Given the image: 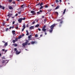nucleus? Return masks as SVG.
I'll return each mask as SVG.
<instances>
[{
	"label": "nucleus",
	"mask_w": 75,
	"mask_h": 75,
	"mask_svg": "<svg viewBox=\"0 0 75 75\" xmlns=\"http://www.w3.org/2000/svg\"><path fill=\"white\" fill-rule=\"evenodd\" d=\"M57 24H53L50 26V29L49 30L50 33H52V31H53V29H54V27L56 26V25H57Z\"/></svg>",
	"instance_id": "1"
},
{
	"label": "nucleus",
	"mask_w": 75,
	"mask_h": 75,
	"mask_svg": "<svg viewBox=\"0 0 75 75\" xmlns=\"http://www.w3.org/2000/svg\"><path fill=\"white\" fill-rule=\"evenodd\" d=\"M29 42V41L28 40H26V42L25 43H23L22 44V45L23 46V47H25V45H27L28 44V43Z\"/></svg>",
	"instance_id": "2"
},
{
	"label": "nucleus",
	"mask_w": 75,
	"mask_h": 75,
	"mask_svg": "<svg viewBox=\"0 0 75 75\" xmlns=\"http://www.w3.org/2000/svg\"><path fill=\"white\" fill-rule=\"evenodd\" d=\"M63 19H64V18H62V19H57V21H58L59 22V21H60V23L61 24H62V23H63V21H62V20H63Z\"/></svg>",
	"instance_id": "3"
},
{
	"label": "nucleus",
	"mask_w": 75,
	"mask_h": 75,
	"mask_svg": "<svg viewBox=\"0 0 75 75\" xmlns=\"http://www.w3.org/2000/svg\"><path fill=\"white\" fill-rule=\"evenodd\" d=\"M22 20H23V18H20L18 20V21H19L20 23H21Z\"/></svg>",
	"instance_id": "4"
},
{
	"label": "nucleus",
	"mask_w": 75,
	"mask_h": 75,
	"mask_svg": "<svg viewBox=\"0 0 75 75\" xmlns=\"http://www.w3.org/2000/svg\"><path fill=\"white\" fill-rule=\"evenodd\" d=\"M42 30L44 32V33H45L46 32V29L45 28H42Z\"/></svg>",
	"instance_id": "5"
},
{
	"label": "nucleus",
	"mask_w": 75,
	"mask_h": 75,
	"mask_svg": "<svg viewBox=\"0 0 75 75\" xmlns=\"http://www.w3.org/2000/svg\"><path fill=\"white\" fill-rule=\"evenodd\" d=\"M20 53H21V51L18 52V50H16V54H20Z\"/></svg>",
	"instance_id": "6"
},
{
	"label": "nucleus",
	"mask_w": 75,
	"mask_h": 75,
	"mask_svg": "<svg viewBox=\"0 0 75 75\" xmlns=\"http://www.w3.org/2000/svg\"><path fill=\"white\" fill-rule=\"evenodd\" d=\"M0 8H2V9H3V10H4V8H5V7H4V6H1V5L0 4Z\"/></svg>",
	"instance_id": "7"
},
{
	"label": "nucleus",
	"mask_w": 75,
	"mask_h": 75,
	"mask_svg": "<svg viewBox=\"0 0 75 75\" xmlns=\"http://www.w3.org/2000/svg\"><path fill=\"white\" fill-rule=\"evenodd\" d=\"M30 13H32L33 15H35V11H31Z\"/></svg>",
	"instance_id": "8"
},
{
	"label": "nucleus",
	"mask_w": 75,
	"mask_h": 75,
	"mask_svg": "<svg viewBox=\"0 0 75 75\" xmlns=\"http://www.w3.org/2000/svg\"><path fill=\"white\" fill-rule=\"evenodd\" d=\"M12 32V33L13 34V35L16 34V33H16V31L15 30H13Z\"/></svg>",
	"instance_id": "9"
},
{
	"label": "nucleus",
	"mask_w": 75,
	"mask_h": 75,
	"mask_svg": "<svg viewBox=\"0 0 75 75\" xmlns=\"http://www.w3.org/2000/svg\"><path fill=\"white\" fill-rule=\"evenodd\" d=\"M12 45L14 46V47H17L18 45H17V44H13Z\"/></svg>",
	"instance_id": "10"
},
{
	"label": "nucleus",
	"mask_w": 75,
	"mask_h": 75,
	"mask_svg": "<svg viewBox=\"0 0 75 75\" xmlns=\"http://www.w3.org/2000/svg\"><path fill=\"white\" fill-rule=\"evenodd\" d=\"M32 44H35V43H37V42L36 41H32L31 42Z\"/></svg>",
	"instance_id": "11"
},
{
	"label": "nucleus",
	"mask_w": 75,
	"mask_h": 75,
	"mask_svg": "<svg viewBox=\"0 0 75 75\" xmlns=\"http://www.w3.org/2000/svg\"><path fill=\"white\" fill-rule=\"evenodd\" d=\"M32 29H34V26H30V29L32 30Z\"/></svg>",
	"instance_id": "12"
},
{
	"label": "nucleus",
	"mask_w": 75,
	"mask_h": 75,
	"mask_svg": "<svg viewBox=\"0 0 75 75\" xmlns=\"http://www.w3.org/2000/svg\"><path fill=\"white\" fill-rule=\"evenodd\" d=\"M26 32L27 33V34H26V35H28V34H29V33H28V30H26Z\"/></svg>",
	"instance_id": "13"
},
{
	"label": "nucleus",
	"mask_w": 75,
	"mask_h": 75,
	"mask_svg": "<svg viewBox=\"0 0 75 75\" xmlns=\"http://www.w3.org/2000/svg\"><path fill=\"white\" fill-rule=\"evenodd\" d=\"M6 62V61L5 60H2V64H4Z\"/></svg>",
	"instance_id": "14"
},
{
	"label": "nucleus",
	"mask_w": 75,
	"mask_h": 75,
	"mask_svg": "<svg viewBox=\"0 0 75 75\" xmlns=\"http://www.w3.org/2000/svg\"><path fill=\"white\" fill-rule=\"evenodd\" d=\"M39 26H40V25H39V24H37V25H35V27H39Z\"/></svg>",
	"instance_id": "15"
},
{
	"label": "nucleus",
	"mask_w": 75,
	"mask_h": 75,
	"mask_svg": "<svg viewBox=\"0 0 75 75\" xmlns=\"http://www.w3.org/2000/svg\"><path fill=\"white\" fill-rule=\"evenodd\" d=\"M13 7L11 6H10L9 7V9H10V10H11L12 9H13Z\"/></svg>",
	"instance_id": "16"
},
{
	"label": "nucleus",
	"mask_w": 75,
	"mask_h": 75,
	"mask_svg": "<svg viewBox=\"0 0 75 75\" xmlns=\"http://www.w3.org/2000/svg\"><path fill=\"white\" fill-rule=\"evenodd\" d=\"M66 12V9H65L63 12V14H64Z\"/></svg>",
	"instance_id": "17"
},
{
	"label": "nucleus",
	"mask_w": 75,
	"mask_h": 75,
	"mask_svg": "<svg viewBox=\"0 0 75 75\" xmlns=\"http://www.w3.org/2000/svg\"><path fill=\"white\" fill-rule=\"evenodd\" d=\"M59 8V6H58L55 8V10H57L58 8Z\"/></svg>",
	"instance_id": "18"
},
{
	"label": "nucleus",
	"mask_w": 75,
	"mask_h": 75,
	"mask_svg": "<svg viewBox=\"0 0 75 75\" xmlns=\"http://www.w3.org/2000/svg\"><path fill=\"white\" fill-rule=\"evenodd\" d=\"M54 14H57V16L58 15V13L57 12H54Z\"/></svg>",
	"instance_id": "19"
},
{
	"label": "nucleus",
	"mask_w": 75,
	"mask_h": 75,
	"mask_svg": "<svg viewBox=\"0 0 75 75\" xmlns=\"http://www.w3.org/2000/svg\"><path fill=\"white\" fill-rule=\"evenodd\" d=\"M32 37V35H30L29 36H28V38H31V37Z\"/></svg>",
	"instance_id": "20"
},
{
	"label": "nucleus",
	"mask_w": 75,
	"mask_h": 75,
	"mask_svg": "<svg viewBox=\"0 0 75 75\" xmlns=\"http://www.w3.org/2000/svg\"><path fill=\"white\" fill-rule=\"evenodd\" d=\"M23 28H25V24H23Z\"/></svg>",
	"instance_id": "21"
},
{
	"label": "nucleus",
	"mask_w": 75,
	"mask_h": 75,
	"mask_svg": "<svg viewBox=\"0 0 75 75\" xmlns=\"http://www.w3.org/2000/svg\"><path fill=\"white\" fill-rule=\"evenodd\" d=\"M22 38V36L21 35H20L18 38V39H20V38Z\"/></svg>",
	"instance_id": "22"
},
{
	"label": "nucleus",
	"mask_w": 75,
	"mask_h": 75,
	"mask_svg": "<svg viewBox=\"0 0 75 75\" xmlns=\"http://www.w3.org/2000/svg\"><path fill=\"white\" fill-rule=\"evenodd\" d=\"M8 44V43H7V42H6L5 43V44H4V45H5V46L6 47V46H7V45Z\"/></svg>",
	"instance_id": "23"
},
{
	"label": "nucleus",
	"mask_w": 75,
	"mask_h": 75,
	"mask_svg": "<svg viewBox=\"0 0 75 75\" xmlns=\"http://www.w3.org/2000/svg\"><path fill=\"white\" fill-rule=\"evenodd\" d=\"M44 5V4H43L42 2L40 4V6H42V5Z\"/></svg>",
	"instance_id": "24"
},
{
	"label": "nucleus",
	"mask_w": 75,
	"mask_h": 75,
	"mask_svg": "<svg viewBox=\"0 0 75 75\" xmlns=\"http://www.w3.org/2000/svg\"><path fill=\"white\" fill-rule=\"evenodd\" d=\"M37 14H38H38H41V13H40V11L38 12H37Z\"/></svg>",
	"instance_id": "25"
},
{
	"label": "nucleus",
	"mask_w": 75,
	"mask_h": 75,
	"mask_svg": "<svg viewBox=\"0 0 75 75\" xmlns=\"http://www.w3.org/2000/svg\"><path fill=\"white\" fill-rule=\"evenodd\" d=\"M56 3H59V1L58 0H56Z\"/></svg>",
	"instance_id": "26"
},
{
	"label": "nucleus",
	"mask_w": 75,
	"mask_h": 75,
	"mask_svg": "<svg viewBox=\"0 0 75 75\" xmlns=\"http://www.w3.org/2000/svg\"><path fill=\"white\" fill-rule=\"evenodd\" d=\"M43 7H44L43 6H41V7L40 8V10H41V9H42V8H43Z\"/></svg>",
	"instance_id": "27"
},
{
	"label": "nucleus",
	"mask_w": 75,
	"mask_h": 75,
	"mask_svg": "<svg viewBox=\"0 0 75 75\" xmlns=\"http://www.w3.org/2000/svg\"><path fill=\"white\" fill-rule=\"evenodd\" d=\"M12 42L13 43H15V42H16V40H13L12 41Z\"/></svg>",
	"instance_id": "28"
},
{
	"label": "nucleus",
	"mask_w": 75,
	"mask_h": 75,
	"mask_svg": "<svg viewBox=\"0 0 75 75\" xmlns=\"http://www.w3.org/2000/svg\"><path fill=\"white\" fill-rule=\"evenodd\" d=\"M35 24V21H33V22H32V24Z\"/></svg>",
	"instance_id": "29"
},
{
	"label": "nucleus",
	"mask_w": 75,
	"mask_h": 75,
	"mask_svg": "<svg viewBox=\"0 0 75 75\" xmlns=\"http://www.w3.org/2000/svg\"><path fill=\"white\" fill-rule=\"evenodd\" d=\"M8 2H9V3H11V1H12V0H9L8 1Z\"/></svg>",
	"instance_id": "30"
},
{
	"label": "nucleus",
	"mask_w": 75,
	"mask_h": 75,
	"mask_svg": "<svg viewBox=\"0 0 75 75\" xmlns=\"http://www.w3.org/2000/svg\"><path fill=\"white\" fill-rule=\"evenodd\" d=\"M62 25V24L61 23H60L59 25V27H61V26Z\"/></svg>",
	"instance_id": "31"
},
{
	"label": "nucleus",
	"mask_w": 75,
	"mask_h": 75,
	"mask_svg": "<svg viewBox=\"0 0 75 75\" xmlns=\"http://www.w3.org/2000/svg\"><path fill=\"white\" fill-rule=\"evenodd\" d=\"M21 11H20L18 12V14H21Z\"/></svg>",
	"instance_id": "32"
},
{
	"label": "nucleus",
	"mask_w": 75,
	"mask_h": 75,
	"mask_svg": "<svg viewBox=\"0 0 75 75\" xmlns=\"http://www.w3.org/2000/svg\"><path fill=\"white\" fill-rule=\"evenodd\" d=\"M39 12H40V13H41L42 12V11L41 10H40Z\"/></svg>",
	"instance_id": "33"
},
{
	"label": "nucleus",
	"mask_w": 75,
	"mask_h": 75,
	"mask_svg": "<svg viewBox=\"0 0 75 75\" xmlns=\"http://www.w3.org/2000/svg\"><path fill=\"white\" fill-rule=\"evenodd\" d=\"M38 35L37 34H36L35 36V37H38Z\"/></svg>",
	"instance_id": "34"
},
{
	"label": "nucleus",
	"mask_w": 75,
	"mask_h": 75,
	"mask_svg": "<svg viewBox=\"0 0 75 75\" xmlns=\"http://www.w3.org/2000/svg\"><path fill=\"white\" fill-rule=\"evenodd\" d=\"M8 30V28H6V31H7Z\"/></svg>",
	"instance_id": "35"
},
{
	"label": "nucleus",
	"mask_w": 75,
	"mask_h": 75,
	"mask_svg": "<svg viewBox=\"0 0 75 75\" xmlns=\"http://www.w3.org/2000/svg\"><path fill=\"white\" fill-rule=\"evenodd\" d=\"M18 41V39H17V38H16L15 39V41Z\"/></svg>",
	"instance_id": "36"
},
{
	"label": "nucleus",
	"mask_w": 75,
	"mask_h": 75,
	"mask_svg": "<svg viewBox=\"0 0 75 75\" xmlns=\"http://www.w3.org/2000/svg\"><path fill=\"white\" fill-rule=\"evenodd\" d=\"M40 3H39V4H37L36 5V6H39V5H40Z\"/></svg>",
	"instance_id": "37"
},
{
	"label": "nucleus",
	"mask_w": 75,
	"mask_h": 75,
	"mask_svg": "<svg viewBox=\"0 0 75 75\" xmlns=\"http://www.w3.org/2000/svg\"><path fill=\"white\" fill-rule=\"evenodd\" d=\"M2 59H6V58H5L4 57H2Z\"/></svg>",
	"instance_id": "38"
},
{
	"label": "nucleus",
	"mask_w": 75,
	"mask_h": 75,
	"mask_svg": "<svg viewBox=\"0 0 75 75\" xmlns=\"http://www.w3.org/2000/svg\"><path fill=\"white\" fill-rule=\"evenodd\" d=\"M31 40V38H28V41H30V40Z\"/></svg>",
	"instance_id": "39"
},
{
	"label": "nucleus",
	"mask_w": 75,
	"mask_h": 75,
	"mask_svg": "<svg viewBox=\"0 0 75 75\" xmlns=\"http://www.w3.org/2000/svg\"><path fill=\"white\" fill-rule=\"evenodd\" d=\"M45 7L46 8H48V5H46L45 6Z\"/></svg>",
	"instance_id": "40"
},
{
	"label": "nucleus",
	"mask_w": 75,
	"mask_h": 75,
	"mask_svg": "<svg viewBox=\"0 0 75 75\" xmlns=\"http://www.w3.org/2000/svg\"><path fill=\"white\" fill-rule=\"evenodd\" d=\"M14 23H15V21H14L13 22L12 24H14Z\"/></svg>",
	"instance_id": "41"
},
{
	"label": "nucleus",
	"mask_w": 75,
	"mask_h": 75,
	"mask_svg": "<svg viewBox=\"0 0 75 75\" xmlns=\"http://www.w3.org/2000/svg\"><path fill=\"white\" fill-rule=\"evenodd\" d=\"M17 48H15V49H14V51H17Z\"/></svg>",
	"instance_id": "42"
},
{
	"label": "nucleus",
	"mask_w": 75,
	"mask_h": 75,
	"mask_svg": "<svg viewBox=\"0 0 75 75\" xmlns=\"http://www.w3.org/2000/svg\"><path fill=\"white\" fill-rule=\"evenodd\" d=\"M44 21H45V23L46 21H47V20H46V19H45L44 20Z\"/></svg>",
	"instance_id": "43"
},
{
	"label": "nucleus",
	"mask_w": 75,
	"mask_h": 75,
	"mask_svg": "<svg viewBox=\"0 0 75 75\" xmlns=\"http://www.w3.org/2000/svg\"><path fill=\"white\" fill-rule=\"evenodd\" d=\"M18 26H17V27L15 28L16 29H18Z\"/></svg>",
	"instance_id": "44"
},
{
	"label": "nucleus",
	"mask_w": 75,
	"mask_h": 75,
	"mask_svg": "<svg viewBox=\"0 0 75 75\" xmlns=\"http://www.w3.org/2000/svg\"><path fill=\"white\" fill-rule=\"evenodd\" d=\"M24 29H25L24 28H23V29H22V31H24Z\"/></svg>",
	"instance_id": "45"
},
{
	"label": "nucleus",
	"mask_w": 75,
	"mask_h": 75,
	"mask_svg": "<svg viewBox=\"0 0 75 75\" xmlns=\"http://www.w3.org/2000/svg\"><path fill=\"white\" fill-rule=\"evenodd\" d=\"M38 30H39V31H41V29H40V28H38Z\"/></svg>",
	"instance_id": "46"
},
{
	"label": "nucleus",
	"mask_w": 75,
	"mask_h": 75,
	"mask_svg": "<svg viewBox=\"0 0 75 75\" xmlns=\"http://www.w3.org/2000/svg\"><path fill=\"white\" fill-rule=\"evenodd\" d=\"M12 3H13V4H15V3H16V2H15V1H13V2H12Z\"/></svg>",
	"instance_id": "47"
},
{
	"label": "nucleus",
	"mask_w": 75,
	"mask_h": 75,
	"mask_svg": "<svg viewBox=\"0 0 75 75\" xmlns=\"http://www.w3.org/2000/svg\"><path fill=\"white\" fill-rule=\"evenodd\" d=\"M7 51V50H5V52H6Z\"/></svg>",
	"instance_id": "48"
},
{
	"label": "nucleus",
	"mask_w": 75,
	"mask_h": 75,
	"mask_svg": "<svg viewBox=\"0 0 75 75\" xmlns=\"http://www.w3.org/2000/svg\"><path fill=\"white\" fill-rule=\"evenodd\" d=\"M25 18H23V20H25Z\"/></svg>",
	"instance_id": "49"
},
{
	"label": "nucleus",
	"mask_w": 75,
	"mask_h": 75,
	"mask_svg": "<svg viewBox=\"0 0 75 75\" xmlns=\"http://www.w3.org/2000/svg\"><path fill=\"white\" fill-rule=\"evenodd\" d=\"M18 16V14H17V13L16 14L15 16Z\"/></svg>",
	"instance_id": "50"
},
{
	"label": "nucleus",
	"mask_w": 75,
	"mask_h": 75,
	"mask_svg": "<svg viewBox=\"0 0 75 75\" xmlns=\"http://www.w3.org/2000/svg\"><path fill=\"white\" fill-rule=\"evenodd\" d=\"M5 51V50L4 49H2V51Z\"/></svg>",
	"instance_id": "51"
},
{
	"label": "nucleus",
	"mask_w": 75,
	"mask_h": 75,
	"mask_svg": "<svg viewBox=\"0 0 75 75\" xmlns=\"http://www.w3.org/2000/svg\"><path fill=\"white\" fill-rule=\"evenodd\" d=\"M10 13H9V14L7 15V16H8V17L10 16Z\"/></svg>",
	"instance_id": "52"
},
{
	"label": "nucleus",
	"mask_w": 75,
	"mask_h": 75,
	"mask_svg": "<svg viewBox=\"0 0 75 75\" xmlns=\"http://www.w3.org/2000/svg\"><path fill=\"white\" fill-rule=\"evenodd\" d=\"M42 18H44V16H42Z\"/></svg>",
	"instance_id": "53"
},
{
	"label": "nucleus",
	"mask_w": 75,
	"mask_h": 75,
	"mask_svg": "<svg viewBox=\"0 0 75 75\" xmlns=\"http://www.w3.org/2000/svg\"><path fill=\"white\" fill-rule=\"evenodd\" d=\"M45 35H47V33L45 32Z\"/></svg>",
	"instance_id": "54"
},
{
	"label": "nucleus",
	"mask_w": 75,
	"mask_h": 75,
	"mask_svg": "<svg viewBox=\"0 0 75 75\" xmlns=\"http://www.w3.org/2000/svg\"><path fill=\"white\" fill-rule=\"evenodd\" d=\"M26 26V27H28V24Z\"/></svg>",
	"instance_id": "55"
},
{
	"label": "nucleus",
	"mask_w": 75,
	"mask_h": 75,
	"mask_svg": "<svg viewBox=\"0 0 75 75\" xmlns=\"http://www.w3.org/2000/svg\"><path fill=\"white\" fill-rule=\"evenodd\" d=\"M13 14L11 13V14H10V16H11Z\"/></svg>",
	"instance_id": "56"
},
{
	"label": "nucleus",
	"mask_w": 75,
	"mask_h": 75,
	"mask_svg": "<svg viewBox=\"0 0 75 75\" xmlns=\"http://www.w3.org/2000/svg\"><path fill=\"white\" fill-rule=\"evenodd\" d=\"M40 37H42V35H40Z\"/></svg>",
	"instance_id": "57"
},
{
	"label": "nucleus",
	"mask_w": 75,
	"mask_h": 75,
	"mask_svg": "<svg viewBox=\"0 0 75 75\" xmlns=\"http://www.w3.org/2000/svg\"><path fill=\"white\" fill-rule=\"evenodd\" d=\"M2 42H4V43H5V41H2Z\"/></svg>",
	"instance_id": "58"
},
{
	"label": "nucleus",
	"mask_w": 75,
	"mask_h": 75,
	"mask_svg": "<svg viewBox=\"0 0 75 75\" xmlns=\"http://www.w3.org/2000/svg\"><path fill=\"white\" fill-rule=\"evenodd\" d=\"M23 6H24V5H22L21 6V7H22Z\"/></svg>",
	"instance_id": "59"
},
{
	"label": "nucleus",
	"mask_w": 75,
	"mask_h": 75,
	"mask_svg": "<svg viewBox=\"0 0 75 75\" xmlns=\"http://www.w3.org/2000/svg\"><path fill=\"white\" fill-rule=\"evenodd\" d=\"M6 21H9V19H6Z\"/></svg>",
	"instance_id": "60"
},
{
	"label": "nucleus",
	"mask_w": 75,
	"mask_h": 75,
	"mask_svg": "<svg viewBox=\"0 0 75 75\" xmlns=\"http://www.w3.org/2000/svg\"><path fill=\"white\" fill-rule=\"evenodd\" d=\"M3 25H4V24H5V23H3Z\"/></svg>",
	"instance_id": "61"
},
{
	"label": "nucleus",
	"mask_w": 75,
	"mask_h": 75,
	"mask_svg": "<svg viewBox=\"0 0 75 75\" xmlns=\"http://www.w3.org/2000/svg\"><path fill=\"white\" fill-rule=\"evenodd\" d=\"M46 27V26H44L43 27V28H45Z\"/></svg>",
	"instance_id": "62"
},
{
	"label": "nucleus",
	"mask_w": 75,
	"mask_h": 75,
	"mask_svg": "<svg viewBox=\"0 0 75 75\" xmlns=\"http://www.w3.org/2000/svg\"><path fill=\"white\" fill-rule=\"evenodd\" d=\"M12 28V27H10V28H9V29H11Z\"/></svg>",
	"instance_id": "63"
},
{
	"label": "nucleus",
	"mask_w": 75,
	"mask_h": 75,
	"mask_svg": "<svg viewBox=\"0 0 75 75\" xmlns=\"http://www.w3.org/2000/svg\"><path fill=\"white\" fill-rule=\"evenodd\" d=\"M30 43H29L28 44V45H30Z\"/></svg>",
	"instance_id": "64"
}]
</instances>
